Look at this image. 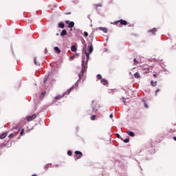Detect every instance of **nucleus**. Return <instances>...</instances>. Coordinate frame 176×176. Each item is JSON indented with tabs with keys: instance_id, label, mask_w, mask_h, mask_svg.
<instances>
[{
	"instance_id": "obj_1",
	"label": "nucleus",
	"mask_w": 176,
	"mask_h": 176,
	"mask_svg": "<svg viewBox=\"0 0 176 176\" xmlns=\"http://www.w3.org/2000/svg\"><path fill=\"white\" fill-rule=\"evenodd\" d=\"M97 78L98 80H100L102 85H104V86H107V85H108V80L102 78V76H101V74H98Z\"/></svg>"
},
{
	"instance_id": "obj_2",
	"label": "nucleus",
	"mask_w": 176,
	"mask_h": 176,
	"mask_svg": "<svg viewBox=\"0 0 176 176\" xmlns=\"http://www.w3.org/2000/svg\"><path fill=\"white\" fill-rule=\"evenodd\" d=\"M120 24V25H127L129 24V23H127L125 20L123 19H120L118 21H114V23H113V24Z\"/></svg>"
},
{
	"instance_id": "obj_3",
	"label": "nucleus",
	"mask_w": 176,
	"mask_h": 176,
	"mask_svg": "<svg viewBox=\"0 0 176 176\" xmlns=\"http://www.w3.org/2000/svg\"><path fill=\"white\" fill-rule=\"evenodd\" d=\"M87 70V63H85L84 61H82V69H81V74L83 75L85 72Z\"/></svg>"
},
{
	"instance_id": "obj_4",
	"label": "nucleus",
	"mask_w": 176,
	"mask_h": 176,
	"mask_svg": "<svg viewBox=\"0 0 176 176\" xmlns=\"http://www.w3.org/2000/svg\"><path fill=\"white\" fill-rule=\"evenodd\" d=\"M75 155H76V159H77V160L80 159L83 156V153H82V152H80L79 151H75Z\"/></svg>"
},
{
	"instance_id": "obj_5",
	"label": "nucleus",
	"mask_w": 176,
	"mask_h": 176,
	"mask_svg": "<svg viewBox=\"0 0 176 176\" xmlns=\"http://www.w3.org/2000/svg\"><path fill=\"white\" fill-rule=\"evenodd\" d=\"M66 24H68V27L69 28H74V25H75V23H74V21H65Z\"/></svg>"
},
{
	"instance_id": "obj_6",
	"label": "nucleus",
	"mask_w": 176,
	"mask_h": 176,
	"mask_svg": "<svg viewBox=\"0 0 176 176\" xmlns=\"http://www.w3.org/2000/svg\"><path fill=\"white\" fill-rule=\"evenodd\" d=\"M36 118V115L33 114L32 116H28L27 120H28V122H31V121L34 120V119H35Z\"/></svg>"
},
{
	"instance_id": "obj_7",
	"label": "nucleus",
	"mask_w": 176,
	"mask_h": 176,
	"mask_svg": "<svg viewBox=\"0 0 176 176\" xmlns=\"http://www.w3.org/2000/svg\"><path fill=\"white\" fill-rule=\"evenodd\" d=\"M17 134H19V131H17L16 132L14 133H11L8 135L9 138H14V137L17 136Z\"/></svg>"
},
{
	"instance_id": "obj_8",
	"label": "nucleus",
	"mask_w": 176,
	"mask_h": 176,
	"mask_svg": "<svg viewBox=\"0 0 176 176\" xmlns=\"http://www.w3.org/2000/svg\"><path fill=\"white\" fill-rule=\"evenodd\" d=\"M54 52L57 53V54H60V53H61V50H60V48H58V47H54Z\"/></svg>"
},
{
	"instance_id": "obj_9",
	"label": "nucleus",
	"mask_w": 176,
	"mask_h": 176,
	"mask_svg": "<svg viewBox=\"0 0 176 176\" xmlns=\"http://www.w3.org/2000/svg\"><path fill=\"white\" fill-rule=\"evenodd\" d=\"M8 137V133H4L0 135V139L3 140V138H6Z\"/></svg>"
},
{
	"instance_id": "obj_10",
	"label": "nucleus",
	"mask_w": 176,
	"mask_h": 176,
	"mask_svg": "<svg viewBox=\"0 0 176 176\" xmlns=\"http://www.w3.org/2000/svg\"><path fill=\"white\" fill-rule=\"evenodd\" d=\"M58 28H65V25L63 22H60L58 25Z\"/></svg>"
},
{
	"instance_id": "obj_11",
	"label": "nucleus",
	"mask_w": 176,
	"mask_h": 176,
	"mask_svg": "<svg viewBox=\"0 0 176 176\" xmlns=\"http://www.w3.org/2000/svg\"><path fill=\"white\" fill-rule=\"evenodd\" d=\"M126 134L128 135H130V137H135V133H134L133 132H131V131H127Z\"/></svg>"
},
{
	"instance_id": "obj_12",
	"label": "nucleus",
	"mask_w": 176,
	"mask_h": 176,
	"mask_svg": "<svg viewBox=\"0 0 176 176\" xmlns=\"http://www.w3.org/2000/svg\"><path fill=\"white\" fill-rule=\"evenodd\" d=\"M134 78H135V79H140V78H141V76L140 75V73L136 72L134 74Z\"/></svg>"
},
{
	"instance_id": "obj_13",
	"label": "nucleus",
	"mask_w": 176,
	"mask_h": 176,
	"mask_svg": "<svg viewBox=\"0 0 176 176\" xmlns=\"http://www.w3.org/2000/svg\"><path fill=\"white\" fill-rule=\"evenodd\" d=\"M60 35L62 36H65V35H67V30H63L62 32H60Z\"/></svg>"
},
{
	"instance_id": "obj_14",
	"label": "nucleus",
	"mask_w": 176,
	"mask_h": 176,
	"mask_svg": "<svg viewBox=\"0 0 176 176\" xmlns=\"http://www.w3.org/2000/svg\"><path fill=\"white\" fill-rule=\"evenodd\" d=\"M99 30H100L101 31H103V32H104L105 34H107V32H108V30L105 28L100 27V28H99Z\"/></svg>"
},
{
	"instance_id": "obj_15",
	"label": "nucleus",
	"mask_w": 176,
	"mask_h": 176,
	"mask_svg": "<svg viewBox=\"0 0 176 176\" xmlns=\"http://www.w3.org/2000/svg\"><path fill=\"white\" fill-rule=\"evenodd\" d=\"M71 50H72V52H76L77 50H78V48H76V46H75V45H72V47H71Z\"/></svg>"
},
{
	"instance_id": "obj_16",
	"label": "nucleus",
	"mask_w": 176,
	"mask_h": 176,
	"mask_svg": "<svg viewBox=\"0 0 176 176\" xmlns=\"http://www.w3.org/2000/svg\"><path fill=\"white\" fill-rule=\"evenodd\" d=\"M157 31V29L154 28L152 30H148V32L152 33V34H155V32H156Z\"/></svg>"
},
{
	"instance_id": "obj_17",
	"label": "nucleus",
	"mask_w": 176,
	"mask_h": 176,
	"mask_svg": "<svg viewBox=\"0 0 176 176\" xmlns=\"http://www.w3.org/2000/svg\"><path fill=\"white\" fill-rule=\"evenodd\" d=\"M89 53H93V45L88 46Z\"/></svg>"
},
{
	"instance_id": "obj_18",
	"label": "nucleus",
	"mask_w": 176,
	"mask_h": 176,
	"mask_svg": "<svg viewBox=\"0 0 176 176\" xmlns=\"http://www.w3.org/2000/svg\"><path fill=\"white\" fill-rule=\"evenodd\" d=\"M89 55H90V52H87L85 51V56H86V57H87V62L89 61Z\"/></svg>"
},
{
	"instance_id": "obj_19",
	"label": "nucleus",
	"mask_w": 176,
	"mask_h": 176,
	"mask_svg": "<svg viewBox=\"0 0 176 176\" xmlns=\"http://www.w3.org/2000/svg\"><path fill=\"white\" fill-rule=\"evenodd\" d=\"M157 84V81L151 80V86L155 87V86H156Z\"/></svg>"
},
{
	"instance_id": "obj_20",
	"label": "nucleus",
	"mask_w": 176,
	"mask_h": 176,
	"mask_svg": "<svg viewBox=\"0 0 176 176\" xmlns=\"http://www.w3.org/2000/svg\"><path fill=\"white\" fill-rule=\"evenodd\" d=\"M108 93L109 94H113V93H115V89H109Z\"/></svg>"
},
{
	"instance_id": "obj_21",
	"label": "nucleus",
	"mask_w": 176,
	"mask_h": 176,
	"mask_svg": "<svg viewBox=\"0 0 176 176\" xmlns=\"http://www.w3.org/2000/svg\"><path fill=\"white\" fill-rule=\"evenodd\" d=\"M51 166H52V164H46L45 166V170H48L49 167H50Z\"/></svg>"
},
{
	"instance_id": "obj_22",
	"label": "nucleus",
	"mask_w": 176,
	"mask_h": 176,
	"mask_svg": "<svg viewBox=\"0 0 176 176\" xmlns=\"http://www.w3.org/2000/svg\"><path fill=\"white\" fill-rule=\"evenodd\" d=\"M34 61L36 65H41V63L36 61V58H34Z\"/></svg>"
},
{
	"instance_id": "obj_23",
	"label": "nucleus",
	"mask_w": 176,
	"mask_h": 176,
	"mask_svg": "<svg viewBox=\"0 0 176 176\" xmlns=\"http://www.w3.org/2000/svg\"><path fill=\"white\" fill-rule=\"evenodd\" d=\"M45 96H46V91H43V93H41V98H43Z\"/></svg>"
},
{
	"instance_id": "obj_24",
	"label": "nucleus",
	"mask_w": 176,
	"mask_h": 176,
	"mask_svg": "<svg viewBox=\"0 0 176 176\" xmlns=\"http://www.w3.org/2000/svg\"><path fill=\"white\" fill-rule=\"evenodd\" d=\"M61 98H63V96H61L60 95L55 97V100H60Z\"/></svg>"
},
{
	"instance_id": "obj_25",
	"label": "nucleus",
	"mask_w": 176,
	"mask_h": 176,
	"mask_svg": "<svg viewBox=\"0 0 176 176\" xmlns=\"http://www.w3.org/2000/svg\"><path fill=\"white\" fill-rule=\"evenodd\" d=\"M130 139L129 138H126L125 140H123V142H125L126 144H127V142H129Z\"/></svg>"
},
{
	"instance_id": "obj_26",
	"label": "nucleus",
	"mask_w": 176,
	"mask_h": 176,
	"mask_svg": "<svg viewBox=\"0 0 176 176\" xmlns=\"http://www.w3.org/2000/svg\"><path fill=\"white\" fill-rule=\"evenodd\" d=\"M102 4H96V9L97 10V9H98V7H102Z\"/></svg>"
},
{
	"instance_id": "obj_27",
	"label": "nucleus",
	"mask_w": 176,
	"mask_h": 176,
	"mask_svg": "<svg viewBox=\"0 0 176 176\" xmlns=\"http://www.w3.org/2000/svg\"><path fill=\"white\" fill-rule=\"evenodd\" d=\"M84 36L86 38L87 36H89V33H87V32H84Z\"/></svg>"
},
{
	"instance_id": "obj_28",
	"label": "nucleus",
	"mask_w": 176,
	"mask_h": 176,
	"mask_svg": "<svg viewBox=\"0 0 176 176\" xmlns=\"http://www.w3.org/2000/svg\"><path fill=\"white\" fill-rule=\"evenodd\" d=\"M96 119V115L91 116V120H94Z\"/></svg>"
},
{
	"instance_id": "obj_29",
	"label": "nucleus",
	"mask_w": 176,
	"mask_h": 176,
	"mask_svg": "<svg viewBox=\"0 0 176 176\" xmlns=\"http://www.w3.org/2000/svg\"><path fill=\"white\" fill-rule=\"evenodd\" d=\"M67 155H68V156H71L72 155V151H67Z\"/></svg>"
},
{
	"instance_id": "obj_30",
	"label": "nucleus",
	"mask_w": 176,
	"mask_h": 176,
	"mask_svg": "<svg viewBox=\"0 0 176 176\" xmlns=\"http://www.w3.org/2000/svg\"><path fill=\"white\" fill-rule=\"evenodd\" d=\"M48 79H49V77H45L44 78V83H46V82H47Z\"/></svg>"
},
{
	"instance_id": "obj_31",
	"label": "nucleus",
	"mask_w": 176,
	"mask_h": 176,
	"mask_svg": "<svg viewBox=\"0 0 176 176\" xmlns=\"http://www.w3.org/2000/svg\"><path fill=\"white\" fill-rule=\"evenodd\" d=\"M23 134H24V129H21L20 135H23Z\"/></svg>"
},
{
	"instance_id": "obj_32",
	"label": "nucleus",
	"mask_w": 176,
	"mask_h": 176,
	"mask_svg": "<svg viewBox=\"0 0 176 176\" xmlns=\"http://www.w3.org/2000/svg\"><path fill=\"white\" fill-rule=\"evenodd\" d=\"M133 62L136 64H140V63L138 61H137V59H135V58L133 59Z\"/></svg>"
},
{
	"instance_id": "obj_33",
	"label": "nucleus",
	"mask_w": 176,
	"mask_h": 176,
	"mask_svg": "<svg viewBox=\"0 0 176 176\" xmlns=\"http://www.w3.org/2000/svg\"><path fill=\"white\" fill-rule=\"evenodd\" d=\"M157 75H159V74H155L153 75V76L154 78H157Z\"/></svg>"
},
{
	"instance_id": "obj_34",
	"label": "nucleus",
	"mask_w": 176,
	"mask_h": 176,
	"mask_svg": "<svg viewBox=\"0 0 176 176\" xmlns=\"http://www.w3.org/2000/svg\"><path fill=\"white\" fill-rule=\"evenodd\" d=\"M159 91H160V89H157V90L155 91V94H157V93H159Z\"/></svg>"
},
{
	"instance_id": "obj_35",
	"label": "nucleus",
	"mask_w": 176,
	"mask_h": 176,
	"mask_svg": "<svg viewBox=\"0 0 176 176\" xmlns=\"http://www.w3.org/2000/svg\"><path fill=\"white\" fill-rule=\"evenodd\" d=\"M116 135H117V138H120V135H119V133H117Z\"/></svg>"
},
{
	"instance_id": "obj_36",
	"label": "nucleus",
	"mask_w": 176,
	"mask_h": 176,
	"mask_svg": "<svg viewBox=\"0 0 176 176\" xmlns=\"http://www.w3.org/2000/svg\"><path fill=\"white\" fill-rule=\"evenodd\" d=\"M144 107H146V108H148V104H146V103L144 102Z\"/></svg>"
},
{
	"instance_id": "obj_37",
	"label": "nucleus",
	"mask_w": 176,
	"mask_h": 176,
	"mask_svg": "<svg viewBox=\"0 0 176 176\" xmlns=\"http://www.w3.org/2000/svg\"><path fill=\"white\" fill-rule=\"evenodd\" d=\"M92 109H93V111H95L96 107H94V106H92Z\"/></svg>"
},
{
	"instance_id": "obj_38",
	"label": "nucleus",
	"mask_w": 176,
	"mask_h": 176,
	"mask_svg": "<svg viewBox=\"0 0 176 176\" xmlns=\"http://www.w3.org/2000/svg\"><path fill=\"white\" fill-rule=\"evenodd\" d=\"M110 118H113V115H112V114H110Z\"/></svg>"
},
{
	"instance_id": "obj_39",
	"label": "nucleus",
	"mask_w": 176,
	"mask_h": 176,
	"mask_svg": "<svg viewBox=\"0 0 176 176\" xmlns=\"http://www.w3.org/2000/svg\"><path fill=\"white\" fill-rule=\"evenodd\" d=\"M173 140H174V141H176V137L175 136L173 137Z\"/></svg>"
},
{
	"instance_id": "obj_40",
	"label": "nucleus",
	"mask_w": 176,
	"mask_h": 176,
	"mask_svg": "<svg viewBox=\"0 0 176 176\" xmlns=\"http://www.w3.org/2000/svg\"><path fill=\"white\" fill-rule=\"evenodd\" d=\"M65 14H71V12H67Z\"/></svg>"
},
{
	"instance_id": "obj_41",
	"label": "nucleus",
	"mask_w": 176,
	"mask_h": 176,
	"mask_svg": "<svg viewBox=\"0 0 176 176\" xmlns=\"http://www.w3.org/2000/svg\"><path fill=\"white\" fill-rule=\"evenodd\" d=\"M125 101H126V99L123 98V102H125Z\"/></svg>"
},
{
	"instance_id": "obj_42",
	"label": "nucleus",
	"mask_w": 176,
	"mask_h": 176,
	"mask_svg": "<svg viewBox=\"0 0 176 176\" xmlns=\"http://www.w3.org/2000/svg\"><path fill=\"white\" fill-rule=\"evenodd\" d=\"M88 115H91V113L90 111H89Z\"/></svg>"
},
{
	"instance_id": "obj_43",
	"label": "nucleus",
	"mask_w": 176,
	"mask_h": 176,
	"mask_svg": "<svg viewBox=\"0 0 176 176\" xmlns=\"http://www.w3.org/2000/svg\"><path fill=\"white\" fill-rule=\"evenodd\" d=\"M78 76H79V79H80V74H78Z\"/></svg>"
},
{
	"instance_id": "obj_44",
	"label": "nucleus",
	"mask_w": 176,
	"mask_h": 176,
	"mask_svg": "<svg viewBox=\"0 0 176 176\" xmlns=\"http://www.w3.org/2000/svg\"><path fill=\"white\" fill-rule=\"evenodd\" d=\"M147 72H149V69H147Z\"/></svg>"
},
{
	"instance_id": "obj_45",
	"label": "nucleus",
	"mask_w": 176,
	"mask_h": 176,
	"mask_svg": "<svg viewBox=\"0 0 176 176\" xmlns=\"http://www.w3.org/2000/svg\"><path fill=\"white\" fill-rule=\"evenodd\" d=\"M71 58H74V56H72Z\"/></svg>"
}]
</instances>
